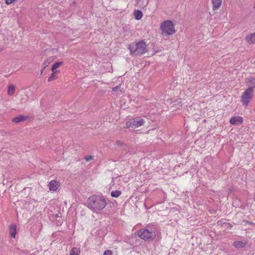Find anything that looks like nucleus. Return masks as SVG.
I'll list each match as a JSON object with an SVG mask.
<instances>
[{
  "label": "nucleus",
  "instance_id": "obj_8",
  "mask_svg": "<svg viewBox=\"0 0 255 255\" xmlns=\"http://www.w3.org/2000/svg\"><path fill=\"white\" fill-rule=\"evenodd\" d=\"M243 122V120L241 117H234L231 118L230 120L231 124L237 126L241 125Z\"/></svg>",
  "mask_w": 255,
  "mask_h": 255
},
{
  "label": "nucleus",
  "instance_id": "obj_9",
  "mask_svg": "<svg viewBox=\"0 0 255 255\" xmlns=\"http://www.w3.org/2000/svg\"><path fill=\"white\" fill-rule=\"evenodd\" d=\"M245 40L249 44L255 43V32L247 35L246 36Z\"/></svg>",
  "mask_w": 255,
  "mask_h": 255
},
{
  "label": "nucleus",
  "instance_id": "obj_20",
  "mask_svg": "<svg viewBox=\"0 0 255 255\" xmlns=\"http://www.w3.org/2000/svg\"><path fill=\"white\" fill-rule=\"evenodd\" d=\"M51 62V58H49V59H47V60H45L44 63H43V68L44 69H45L49 64V63H50V62Z\"/></svg>",
  "mask_w": 255,
  "mask_h": 255
},
{
  "label": "nucleus",
  "instance_id": "obj_25",
  "mask_svg": "<svg viewBox=\"0 0 255 255\" xmlns=\"http://www.w3.org/2000/svg\"><path fill=\"white\" fill-rule=\"evenodd\" d=\"M120 86H121V85H118L117 86L113 87V89H112V90L113 91H117L120 88Z\"/></svg>",
  "mask_w": 255,
  "mask_h": 255
},
{
  "label": "nucleus",
  "instance_id": "obj_17",
  "mask_svg": "<svg viewBox=\"0 0 255 255\" xmlns=\"http://www.w3.org/2000/svg\"><path fill=\"white\" fill-rule=\"evenodd\" d=\"M15 91V87L13 85H11L8 87L7 90V94L8 95L11 96L14 94Z\"/></svg>",
  "mask_w": 255,
  "mask_h": 255
},
{
  "label": "nucleus",
  "instance_id": "obj_11",
  "mask_svg": "<svg viewBox=\"0 0 255 255\" xmlns=\"http://www.w3.org/2000/svg\"><path fill=\"white\" fill-rule=\"evenodd\" d=\"M27 119V117L24 116L23 115H19L17 117L14 118L12 119V122L15 123H18L20 122H22L25 121Z\"/></svg>",
  "mask_w": 255,
  "mask_h": 255
},
{
  "label": "nucleus",
  "instance_id": "obj_24",
  "mask_svg": "<svg viewBox=\"0 0 255 255\" xmlns=\"http://www.w3.org/2000/svg\"><path fill=\"white\" fill-rule=\"evenodd\" d=\"M15 0H5V3L7 4H9L12 3Z\"/></svg>",
  "mask_w": 255,
  "mask_h": 255
},
{
  "label": "nucleus",
  "instance_id": "obj_7",
  "mask_svg": "<svg viewBox=\"0 0 255 255\" xmlns=\"http://www.w3.org/2000/svg\"><path fill=\"white\" fill-rule=\"evenodd\" d=\"M49 188L51 191H56L60 187V184L56 180H51L49 183Z\"/></svg>",
  "mask_w": 255,
  "mask_h": 255
},
{
  "label": "nucleus",
  "instance_id": "obj_16",
  "mask_svg": "<svg viewBox=\"0 0 255 255\" xmlns=\"http://www.w3.org/2000/svg\"><path fill=\"white\" fill-rule=\"evenodd\" d=\"M63 64V62H56L53 64V65L52 66L51 70L52 71H54L55 69L59 68L61 65H62Z\"/></svg>",
  "mask_w": 255,
  "mask_h": 255
},
{
  "label": "nucleus",
  "instance_id": "obj_3",
  "mask_svg": "<svg viewBox=\"0 0 255 255\" xmlns=\"http://www.w3.org/2000/svg\"><path fill=\"white\" fill-rule=\"evenodd\" d=\"M137 234L141 239L145 241H153L156 237V233L154 230L147 229L139 230Z\"/></svg>",
  "mask_w": 255,
  "mask_h": 255
},
{
  "label": "nucleus",
  "instance_id": "obj_18",
  "mask_svg": "<svg viewBox=\"0 0 255 255\" xmlns=\"http://www.w3.org/2000/svg\"><path fill=\"white\" fill-rule=\"evenodd\" d=\"M122 194V192L120 190H115L111 192V196L113 197H118Z\"/></svg>",
  "mask_w": 255,
  "mask_h": 255
},
{
  "label": "nucleus",
  "instance_id": "obj_10",
  "mask_svg": "<svg viewBox=\"0 0 255 255\" xmlns=\"http://www.w3.org/2000/svg\"><path fill=\"white\" fill-rule=\"evenodd\" d=\"M213 9L216 10L219 9L222 3V0H212Z\"/></svg>",
  "mask_w": 255,
  "mask_h": 255
},
{
  "label": "nucleus",
  "instance_id": "obj_27",
  "mask_svg": "<svg viewBox=\"0 0 255 255\" xmlns=\"http://www.w3.org/2000/svg\"><path fill=\"white\" fill-rule=\"evenodd\" d=\"M44 69H44V68H43V69H42V70H41V73H43V71H44Z\"/></svg>",
  "mask_w": 255,
  "mask_h": 255
},
{
  "label": "nucleus",
  "instance_id": "obj_19",
  "mask_svg": "<svg viewBox=\"0 0 255 255\" xmlns=\"http://www.w3.org/2000/svg\"><path fill=\"white\" fill-rule=\"evenodd\" d=\"M57 71L54 72L51 74V75L49 77L48 80L49 82L51 81L54 79H56L57 78V77L56 75V74L57 73Z\"/></svg>",
  "mask_w": 255,
  "mask_h": 255
},
{
  "label": "nucleus",
  "instance_id": "obj_12",
  "mask_svg": "<svg viewBox=\"0 0 255 255\" xmlns=\"http://www.w3.org/2000/svg\"><path fill=\"white\" fill-rule=\"evenodd\" d=\"M134 18L136 20L140 19L142 17V13L139 10H135L133 12Z\"/></svg>",
  "mask_w": 255,
  "mask_h": 255
},
{
  "label": "nucleus",
  "instance_id": "obj_2",
  "mask_svg": "<svg viewBox=\"0 0 255 255\" xmlns=\"http://www.w3.org/2000/svg\"><path fill=\"white\" fill-rule=\"evenodd\" d=\"M130 54L133 56L141 55L148 51L147 45L144 40H140L135 44V47L131 45L128 46Z\"/></svg>",
  "mask_w": 255,
  "mask_h": 255
},
{
  "label": "nucleus",
  "instance_id": "obj_22",
  "mask_svg": "<svg viewBox=\"0 0 255 255\" xmlns=\"http://www.w3.org/2000/svg\"><path fill=\"white\" fill-rule=\"evenodd\" d=\"M104 255H113V253L111 250H106L104 253Z\"/></svg>",
  "mask_w": 255,
  "mask_h": 255
},
{
  "label": "nucleus",
  "instance_id": "obj_5",
  "mask_svg": "<svg viewBox=\"0 0 255 255\" xmlns=\"http://www.w3.org/2000/svg\"><path fill=\"white\" fill-rule=\"evenodd\" d=\"M144 123L145 120L144 119L136 117L127 121L126 123V125L127 128H135L143 125Z\"/></svg>",
  "mask_w": 255,
  "mask_h": 255
},
{
  "label": "nucleus",
  "instance_id": "obj_4",
  "mask_svg": "<svg viewBox=\"0 0 255 255\" xmlns=\"http://www.w3.org/2000/svg\"><path fill=\"white\" fill-rule=\"evenodd\" d=\"M255 86L247 89L241 96V101L244 106H248L254 95V88Z\"/></svg>",
  "mask_w": 255,
  "mask_h": 255
},
{
  "label": "nucleus",
  "instance_id": "obj_15",
  "mask_svg": "<svg viewBox=\"0 0 255 255\" xmlns=\"http://www.w3.org/2000/svg\"><path fill=\"white\" fill-rule=\"evenodd\" d=\"M234 246L237 248H242L245 246V244L242 241H236L233 243Z\"/></svg>",
  "mask_w": 255,
  "mask_h": 255
},
{
  "label": "nucleus",
  "instance_id": "obj_21",
  "mask_svg": "<svg viewBox=\"0 0 255 255\" xmlns=\"http://www.w3.org/2000/svg\"><path fill=\"white\" fill-rule=\"evenodd\" d=\"M116 145L119 147H123L124 145L123 142L121 140H118L116 142Z\"/></svg>",
  "mask_w": 255,
  "mask_h": 255
},
{
  "label": "nucleus",
  "instance_id": "obj_23",
  "mask_svg": "<svg viewBox=\"0 0 255 255\" xmlns=\"http://www.w3.org/2000/svg\"><path fill=\"white\" fill-rule=\"evenodd\" d=\"M85 160L87 161H90V160H93V156H92V155H90L89 156H86L85 157Z\"/></svg>",
  "mask_w": 255,
  "mask_h": 255
},
{
  "label": "nucleus",
  "instance_id": "obj_26",
  "mask_svg": "<svg viewBox=\"0 0 255 255\" xmlns=\"http://www.w3.org/2000/svg\"><path fill=\"white\" fill-rule=\"evenodd\" d=\"M142 1H144V0H137L138 4H140Z\"/></svg>",
  "mask_w": 255,
  "mask_h": 255
},
{
  "label": "nucleus",
  "instance_id": "obj_6",
  "mask_svg": "<svg viewBox=\"0 0 255 255\" xmlns=\"http://www.w3.org/2000/svg\"><path fill=\"white\" fill-rule=\"evenodd\" d=\"M160 29L163 32L169 35H172L175 32L173 24L170 20L163 21L161 24Z\"/></svg>",
  "mask_w": 255,
  "mask_h": 255
},
{
  "label": "nucleus",
  "instance_id": "obj_1",
  "mask_svg": "<svg viewBox=\"0 0 255 255\" xmlns=\"http://www.w3.org/2000/svg\"><path fill=\"white\" fill-rule=\"evenodd\" d=\"M87 203L88 207L95 212L102 210L107 205L105 198L98 195L90 196L88 199Z\"/></svg>",
  "mask_w": 255,
  "mask_h": 255
},
{
  "label": "nucleus",
  "instance_id": "obj_14",
  "mask_svg": "<svg viewBox=\"0 0 255 255\" xmlns=\"http://www.w3.org/2000/svg\"><path fill=\"white\" fill-rule=\"evenodd\" d=\"M80 250L78 248H73L70 252V255H80Z\"/></svg>",
  "mask_w": 255,
  "mask_h": 255
},
{
  "label": "nucleus",
  "instance_id": "obj_13",
  "mask_svg": "<svg viewBox=\"0 0 255 255\" xmlns=\"http://www.w3.org/2000/svg\"><path fill=\"white\" fill-rule=\"evenodd\" d=\"M9 232L11 235V237L15 238L16 233V226L15 225H12L9 228Z\"/></svg>",
  "mask_w": 255,
  "mask_h": 255
}]
</instances>
